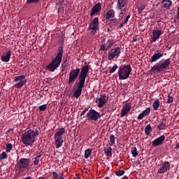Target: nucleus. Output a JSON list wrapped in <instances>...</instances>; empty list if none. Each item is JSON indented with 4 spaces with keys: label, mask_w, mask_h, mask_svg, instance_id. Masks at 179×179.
<instances>
[{
    "label": "nucleus",
    "mask_w": 179,
    "mask_h": 179,
    "mask_svg": "<svg viewBox=\"0 0 179 179\" xmlns=\"http://www.w3.org/2000/svg\"><path fill=\"white\" fill-rule=\"evenodd\" d=\"M87 73H89V65L83 66L81 69H80L78 80L75 83V86L77 87L74 92L73 96L76 99H79L82 94V90L85 87Z\"/></svg>",
    "instance_id": "1"
},
{
    "label": "nucleus",
    "mask_w": 179,
    "mask_h": 179,
    "mask_svg": "<svg viewBox=\"0 0 179 179\" xmlns=\"http://www.w3.org/2000/svg\"><path fill=\"white\" fill-rule=\"evenodd\" d=\"M62 55H64V48L59 46L56 57L49 65L46 66L47 71H49V72H55V69L59 68L61 62H62Z\"/></svg>",
    "instance_id": "2"
},
{
    "label": "nucleus",
    "mask_w": 179,
    "mask_h": 179,
    "mask_svg": "<svg viewBox=\"0 0 179 179\" xmlns=\"http://www.w3.org/2000/svg\"><path fill=\"white\" fill-rule=\"evenodd\" d=\"M21 141L26 146H33L36 142V134L34 130L29 129L21 135Z\"/></svg>",
    "instance_id": "3"
},
{
    "label": "nucleus",
    "mask_w": 179,
    "mask_h": 179,
    "mask_svg": "<svg viewBox=\"0 0 179 179\" xmlns=\"http://www.w3.org/2000/svg\"><path fill=\"white\" fill-rule=\"evenodd\" d=\"M170 64H171V60H170V59L159 61L153 66L151 71L152 72H157V73L164 72V71L169 69Z\"/></svg>",
    "instance_id": "4"
},
{
    "label": "nucleus",
    "mask_w": 179,
    "mask_h": 179,
    "mask_svg": "<svg viewBox=\"0 0 179 179\" xmlns=\"http://www.w3.org/2000/svg\"><path fill=\"white\" fill-rule=\"evenodd\" d=\"M131 71L132 68L131 67V64H124L120 66L117 72L120 80H125L128 79L131 75Z\"/></svg>",
    "instance_id": "5"
},
{
    "label": "nucleus",
    "mask_w": 179,
    "mask_h": 179,
    "mask_svg": "<svg viewBox=\"0 0 179 179\" xmlns=\"http://www.w3.org/2000/svg\"><path fill=\"white\" fill-rule=\"evenodd\" d=\"M29 163H30V160L29 159L21 158L20 160L17 161L15 167L19 170V171H25L29 169Z\"/></svg>",
    "instance_id": "6"
},
{
    "label": "nucleus",
    "mask_w": 179,
    "mask_h": 179,
    "mask_svg": "<svg viewBox=\"0 0 179 179\" xmlns=\"http://www.w3.org/2000/svg\"><path fill=\"white\" fill-rule=\"evenodd\" d=\"M13 83H15L14 85L15 89H22V87L27 83V79H26L24 76H17L15 77Z\"/></svg>",
    "instance_id": "7"
},
{
    "label": "nucleus",
    "mask_w": 179,
    "mask_h": 179,
    "mask_svg": "<svg viewBox=\"0 0 179 179\" xmlns=\"http://www.w3.org/2000/svg\"><path fill=\"white\" fill-rule=\"evenodd\" d=\"M79 73H80V69L77 68L75 69H72L69 75V80L68 84L69 85H73L75 82H76V79L79 78Z\"/></svg>",
    "instance_id": "8"
},
{
    "label": "nucleus",
    "mask_w": 179,
    "mask_h": 179,
    "mask_svg": "<svg viewBox=\"0 0 179 179\" xmlns=\"http://www.w3.org/2000/svg\"><path fill=\"white\" fill-rule=\"evenodd\" d=\"M88 121H99L101 118L100 113L96 111V110L91 108L87 113Z\"/></svg>",
    "instance_id": "9"
},
{
    "label": "nucleus",
    "mask_w": 179,
    "mask_h": 179,
    "mask_svg": "<svg viewBox=\"0 0 179 179\" xmlns=\"http://www.w3.org/2000/svg\"><path fill=\"white\" fill-rule=\"evenodd\" d=\"M120 54L121 48L120 47L112 48L108 53V59L109 61H113L114 58H118Z\"/></svg>",
    "instance_id": "10"
},
{
    "label": "nucleus",
    "mask_w": 179,
    "mask_h": 179,
    "mask_svg": "<svg viewBox=\"0 0 179 179\" xmlns=\"http://www.w3.org/2000/svg\"><path fill=\"white\" fill-rule=\"evenodd\" d=\"M99 17H95L89 24V30H91L92 34H96L97 29H99Z\"/></svg>",
    "instance_id": "11"
},
{
    "label": "nucleus",
    "mask_w": 179,
    "mask_h": 179,
    "mask_svg": "<svg viewBox=\"0 0 179 179\" xmlns=\"http://www.w3.org/2000/svg\"><path fill=\"white\" fill-rule=\"evenodd\" d=\"M168 170H170V162L169 161L162 162L157 174H164V173H167Z\"/></svg>",
    "instance_id": "12"
},
{
    "label": "nucleus",
    "mask_w": 179,
    "mask_h": 179,
    "mask_svg": "<svg viewBox=\"0 0 179 179\" xmlns=\"http://www.w3.org/2000/svg\"><path fill=\"white\" fill-rule=\"evenodd\" d=\"M107 101H108V97H107V95H106V94H101L100 98H97L96 99V103H99L98 107L99 108H101V107H104Z\"/></svg>",
    "instance_id": "13"
},
{
    "label": "nucleus",
    "mask_w": 179,
    "mask_h": 179,
    "mask_svg": "<svg viewBox=\"0 0 179 179\" xmlns=\"http://www.w3.org/2000/svg\"><path fill=\"white\" fill-rule=\"evenodd\" d=\"M162 34H163L162 29H154L152 31V36H151V43H156V41L160 38Z\"/></svg>",
    "instance_id": "14"
},
{
    "label": "nucleus",
    "mask_w": 179,
    "mask_h": 179,
    "mask_svg": "<svg viewBox=\"0 0 179 179\" xmlns=\"http://www.w3.org/2000/svg\"><path fill=\"white\" fill-rule=\"evenodd\" d=\"M101 12V3L98 2L91 9L90 16L93 17L94 15H99Z\"/></svg>",
    "instance_id": "15"
},
{
    "label": "nucleus",
    "mask_w": 179,
    "mask_h": 179,
    "mask_svg": "<svg viewBox=\"0 0 179 179\" xmlns=\"http://www.w3.org/2000/svg\"><path fill=\"white\" fill-rule=\"evenodd\" d=\"M165 139H166V136L164 135H162V136L155 138L152 142V145L154 148H156L157 146H161V145H163Z\"/></svg>",
    "instance_id": "16"
},
{
    "label": "nucleus",
    "mask_w": 179,
    "mask_h": 179,
    "mask_svg": "<svg viewBox=\"0 0 179 179\" xmlns=\"http://www.w3.org/2000/svg\"><path fill=\"white\" fill-rule=\"evenodd\" d=\"M131 108L132 105L131 103H126L120 112V117H124V115H127V113L131 111Z\"/></svg>",
    "instance_id": "17"
},
{
    "label": "nucleus",
    "mask_w": 179,
    "mask_h": 179,
    "mask_svg": "<svg viewBox=\"0 0 179 179\" xmlns=\"http://www.w3.org/2000/svg\"><path fill=\"white\" fill-rule=\"evenodd\" d=\"M164 52L157 50L150 58V62H157L160 58H162Z\"/></svg>",
    "instance_id": "18"
},
{
    "label": "nucleus",
    "mask_w": 179,
    "mask_h": 179,
    "mask_svg": "<svg viewBox=\"0 0 179 179\" xmlns=\"http://www.w3.org/2000/svg\"><path fill=\"white\" fill-rule=\"evenodd\" d=\"M114 43L110 40H108L106 43V44H102L100 46L99 51H104L105 52H107V50H110L111 47H113Z\"/></svg>",
    "instance_id": "19"
},
{
    "label": "nucleus",
    "mask_w": 179,
    "mask_h": 179,
    "mask_svg": "<svg viewBox=\"0 0 179 179\" xmlns=\"http://www.w3.org/2000/svg\"><path fill=\"white\" fill-rule=\"evenodd\" d=\"M103 17H105L106 20L114 19V17H115V10L113 9L108 10V12L103 15Z\"/></svg>",
    "instance_id": "20"
},
{
    "label": "nucleus",
    "mask_w": 179,
    "mask_h": 179,
    "mask_svg": "<svg viewBox=\"0 0 179 179\" xmlns=\"http://www.w3.org/2000/svg\"><path fill=\"white\" fill-rule=\"evenodd\" d=\"M10 55H12V52L10 50H8L3 54L1 58L2 62H9V61H10Z\"/></svg>",
    "instance_id": "21"
},
{
    "label": "nucleus",
    "mask_w": 179,
    "mask_h": 179,
    "mask_svg": "<svg viewBox=\"0 0 179 179\" xmlns=\"http://www.w3.org/2000/svg\"><path fill=\"white\" fill-rule=\"evenodd\" d=\"M173 5V3L170 0H162V8H165V9H169Z\"/></svg>",
    "instance_id": "22"
},
{
    "label": "nucleus",
    "mask_w": 179,
    "mask_h": 179,
    "mask_svg": "<svg viewBox=\"0 0 179 179\" xmlns=\"http://www.w3.org/2000/svg\"><path fill=\"white\" fill-rule=\"evenodd\" d=\"M55 143H56V149H59L64 145V138H57L55 137Z\"/></svg>",
    "instance_id": "23"
},
{
    "label": "nucleus",
    "mask_w": 179,
    "mask_h": 179,
    "mask_svg": "<svg viewBox=\"0 0 179 179\" xmlns=\"http://www.w3.org/2000/svg\"><path fill=\"white\" fill-rule=\"evenodd\" d=\"M64 134H65V128L62 127L55 134V138H62Z\"/></svg>",
    "instance_id": "24"
},
{
    "label": "nucleus",
    "mask_w": 179,
    "mask_h": 179,
    "mask_svg": "<svg viewBox=\"0 0 179 179\" xmlns=\"http://www.w3.org/2000/svg\"><path fill=\"white\" fill-rule=\"evenodd\" d=\"M127 5V2L125 1V0H118L117 1V9H122V8L125 7V6Z\"/></svg>",
    "instance_id": "25"
},
{
    "label": "nucleus",
    "mask_w": 179,
    "mask_h": 179,
    "mask_svg": "<svg viewBox=\"0 0 179 179\" xmlns=\"http://www.w3.org/2000/svg\"><path fill=\"white\" fill-rule=\"evenodd\" d=\"M166 120L163 119V120L157 126V128L159 129V131H162L163 129H166Z\"/></svg>",
    "instance_id": "26"
},
{
    "label": "nucleus",
    "mask_w": 179,
    "mask_h": 179,
    "mask_svg": "<svg viewBox=\"0 0 179 179\" xmlns=\"http://www.w3.org/2000/svg\"><path fill=\"white\" fill-rule=\"evenodd\" d=\"M105 155L108 157H111V156H113V148L111 147H108L105 149Z\"/></svg>",
    "instance_id": "27"
},
{
    "label": "nucleus",
    "mask_w": 179,
    "mask_h": 179,
    "mask_svg": "<svg viewBox=\"0 0 179 179\" xmlns=\"http://www.w3.org/2000/svg\"><path fill=\"white\" fill-rule=\"evenodd\" d=\"M152 107L155 111H157V110H159V107H160V101L159 99H156L154 101Z\"/></svg>",
    "instance_id": "28"
},
{
    "label": "nucleus",
    "mask_w": 179,
    "mask_h": 179,
    "mask_svg": "<svg viewBox=\"0 0 179 179\" xmlns=\"http://www.w3.org/2000/svg\"><path fill=\"white\" fill-rule=\"evenodd\" d=\"M109 145L110 146H114L115 145V136L113 134H111L109 136Z\"/></svg>",
    "instance_id": "29"
},
{
    "label": "nucleus",
    "mask_w": 179,
    "mask_h": 179,
    "mask_svg": "<svg viewBox=\"0 0 179 179\" xmlns=\"http://www.w3.org/2000/svg\"><path fill=\"white\" fill-rule=\"evenodd\" d=\"M92 152H93V149H87L85 150V159H89V156L92 155Z\"/></svg>",
    "instance_id": "30"
},
{
    "label": "nucleus",
    "mask_w": 179,
    "mask_h": 179,
    "mask_svg": "<svg viewBox=\"0 0 179 179\" xmlns=\"http://www.w3.org/2000/svg\"><path fill=\"white\" fill-rule=\"evenodd\" d=\"M152 132V127L150 124H148L145 128V135H149Z\"/></svg>",
    "instance_id": "31"
},
{
    "label": "nucleus",
    "mask_w": 179,
    "mask_h": 179,
    "mask_svg": "<svg viewBox=\"0 0 179 179\" xmlns=\"http://www.w3.org/2000/svg\"><path fill=\"white\" fill-rule=\"evenodd\" d=\"M131 153L133 157H136L138 156V149L136 147L131 148Z\"/></svg>",
    "instance_id": "32"
},
{
    "label": "nucleus",
    "mask_w": 179,
    "mask_h": 179,
    "mask_svg": "<svg viewBox=\"0 0 179 179\" xmlns=\"http://www.w3.org/2000/svg\"><path fill=\"white\" fill-rule=\"evenodd\" d=\"M125 12H127V8H124L122 12L119 14L118 17L119 20H122L124 19V15H125Z\"/></svg>",
    "instance_id": "33"
},
{
    "label": "nucleus",
    "mask_w": 179,
    "mask_h": 179,
    "mask_svg": "<svg viewBox=\"0 0 179 179\" xmlns=\"http://www.w3.org/2000/svg\"><path fill=\"white\" fill-rule=\"evenodd\" d=\"M12 148H13V145H12V143L6 144V152H7V153H9V152L12 150Z\"/></svg>",
    "instance_id": "34"
},
{
    "label": "nucleus",
    "mask_w": 179,
    "mask_h": 179,
    "mask_svg": "<svg viewBox=\"0 0 179 179\" xmlns=\"http://www.w3.org/2000/svg\"><path fill=\"white\" fill-rule=\"evenodd\" d=\"M145 8H146V6L145 5H142L140 7H138V15H142V12H143V10H145Z\"/></svg>",
    "instance_id": "35"
},
{
    "label": "nucleus",
    "mask_w": 179,
    "mask_h": 179,
    "mask_svg": "<svg viewBox=\"0 0 179 179\" xmlns=\"http://www.w3.org/2000/svg\"><path fill=\"white\" fill-rule=\"evenodd\" d=\"M124 174H125V171H124V170H119L115 172V175L117 177H122V176H124Z\"/></svg>",
    "instance_id": "36"
},
{
    "label": "nucleus",
    "mask_w": 179,
    "mask_h": 179,
    "mask_svg": "<svg viewBox=\"0 0 179 179\" xmlns=\"http://www.w3.org/2000/svg\"><path fill=\"white\" fill-rule=\"evenodd\" d=\"M40 157H41V155H39L34 158V166H37V164H38V162H40Z\"/></svg>",
    "instance_id": "37"
},
{
    "label": "nucleus",
    "mask_w": 179,
    "mask_h": 179,
    "mask_svg": "<svg viewBox=\"0 0 179 179\" xmlns=\"http://www.w3.org/2000/svg\"><path fill=\"white\" fill-rule=\"evenodd\" d=\"M142 113L144 115L145 117L147 115H149L150 114V108H147L145 110H144Z\"/></svg>",
    "instance_id": "38"
},
{
    "label": "nucleus",
    "mask_w": 179,
    "mask_h": 179,
    "mask_svg": "<svg viewBox=\"0 0 179 179\" xmlns=\"http://www.w3.org/2000/svg\"><path fill=\"white\" fill-rule=\"evenodd\" d=\"M5 159H8V154H6V152H3L1 155H0V160H3Z\"/></svg>",
    "instance_id": "39"
},
{
    "label": "nucleus",
    "mask_w": 179,
    "mask_h": 179,
    "mask_svg": "<svg viewBox=\"0 0 179 179\" xmlns=\"http://www.w3.org/2000/svg\"><path fill=\"white\" fill-rule=\"evenodd\" d=\"M40 0H27L26 4L30 5V3H38Z\"/></svg>",
    "instance_id": "40"
},
{
    "label": "nucleus",
    "mask_w": 179,
    "mask_h": 179,
    "mask_svg": "<svg viewBox=\"0 0 179 179\" xmlns=\"http://www.w3.org/2000/svg\"><path fill=\"white\" fill-rule=\"evenodd\" d=\"M39 111H45L47 110V104H43L38 106Z\"/></svg>",
    "instance_id": "41"
},
{
    "label": "nucleus",
    "mask_w": 179,
    "mask_h": 179,
    "mask_svg": "<svg viewBox=\"0 0 179 179\" xmlns=\"http://www.w3.org/2000/svg\"><path fill=\"white\" fill-rule=\"evenodd\" d=\"M118 69V66L117 64H115L111 69L109 71V73H114L115 72V70Z\"/></svg>",
    "instance_id": "42"
},
{
    "label": "nucleus",
    "mask_w": 179,
    "mask_h": 179,
    "mask_svg": "<svg viewBox=\"0 0 179 179\" xmlns=\"http://www.w3.org/2000/svg\"><path fill=\"white\" fill-rule=\"evenodd\" d=\"M174 101V98L171 96L170 94L168 95V99H167V103L168 104H171Z\"/></svg>",
    "instance_id": "43"
},
{
    "label": "nucleus",
    "mask_w": 179,
    "mask_h": 179,
    "mask_svg": "<svg viewBox=\"0 0 179 179\" xmlns=\"http://www.w3.org/2000/svg\"><path fill=\"white\" fill-rule=\"evenodd\" d=\"M52 178L53 179H59V175L57 172H52Z\"/></svg>",
    "instance_id": "44"
},
{
    "label": "nucleus",
    "mask_w": 179,
    "mask_h": 179,
    "mask_svg": "<svg viewBox=\"0 0 179 179\" xmlns=\"http://www.w3.org/2000/svg\"><path fill=\"white\" fill-rule=\"evenodd\" d=\"M87 111H89V108H85V110H83L80 114V117H82L83 115H85V114H86V113H87Z\"/></svg>",
    "instance_id": "45"
},
{
    "label": "nucleus",
    "mask_w": 179,
    "mask_h": 179,
    "mask_svg": "<svg viewBox=\"0 0 179 179\" xmlns=\"http://www.w3.org/2000/svg\"><path fill=\"white\" fill-rule=\"evenodd\" d=\"M129 17H131V15H130V14H129V15L126 17V19H125V20L124 21V23L125 24H127V23H128V21L129 20Z\"/></svg>",
    "instance_id": "46"
},
{
    "label": "nucleus",
    "mask_w": 179,
    "mask_h": 179,
    "mask_svg": "<svg viewBox=\"0 0 179 179\" xmlns=\"http://www.w3.org/2000/svg\"><path fill=\"white\" fill-rule=\"evenodd\" d=\"M143 117H145V116H144L143 113H140V114L138 115L137 119H138V120H143Z\"/></svg>",
    "instance_id": "47"
},
{
    "label": "nucleus",
    "mask_w": 179,
    "mask_h": 179,
    "mask_svg": "<svg viewBox=\"0 0 179 179\" xmlns=\"http://www.w3.org/2000/svg\"><path fill=\"white\" fill-rule=\"evenodd\" d=\"M39 134V131H38V129H36L35 131H34V135L35 136H38Z\"/></svg>",
    "instance_id": "48"
},
{
    "label": "nucleus",
    "mask_w": 179,
    "mask_h": 179,
    "mask_svg": "<svg viewBox=\"0 0 179 179\" xmlns=\"http://www.w3.org/2000/svg\"><path fill=\"white\" fill-rule=\"evenodd\" d=\"M124 24H125V23H124V22L122 23H121L119 26H118V29H122V27H124Z\"/></svg>",
    "instance_id": "49"
},
{
    "label": "nucleus",
    "mask_w": 179,
    "mask_h": 179,
    "mask_svg": "<svg viewBox=\"0 0 179 179\" xmlns=\"http://www.w3.org/2000/svg\"><path fill=\"white\" fill-rule=\"evenodd\" d=\"M176 148H175V149H179V143H177L176 144Z\"/></svg>",
    "instance_id": "50"
},
{
    "label": "nucleus",
    "mask_w": 179,
    "mask_h": 179,
    "mask_svg": "<svg viewBox=\"0 0 179 179\" xmlns=\"http://www.w3.org/2000/svg\"><path fill=\"white\" fill-rule=\"evenodd\" d=\"M59 179H64V173L61 175V176H59Z\"/></svg>",
    "instance_id": "51"
},
{
    "label": "nucleus",
    "mask_w": 179,
    "mask_h": 179,
    "mask_svg": "<svg viewBox=\"0 0 179 179\" xmlns=\"http://www.w3.org/2000/svg\"><path fill=\"white\" fill-rule=\"evenodd\" d=\"M133 41L134 42L138 41V38H136V37L133 38Z\"/></svg>",
    "instance_id": "52"
},
{
    "label": "nucleus",
    "mask_w": 179,
    "mask_h": 179,
    "mask_svg": "<svg viewBox=\"0 0 179 179\" xmlns=\"http://www.w3.org/2000/svg\"><path fill=\"white\" fill-rule=\"evenodd\" d=\"M105 179H110V177L107 176L105 178Z\"/></svg>",
    "instance_id": "53"
},
{
    "label": "nucleus",
    "mask_w": 179,
    "mask_h": 179,
    "mask_svg": "<svg viewBox=\"0 0 179 179\" xmlns=\"http://www.w3.org/2000/svg\"><path fill=\"white\" fill-rule=\"evenodd\" d=\"M10 131H13V130H12V129H9V130H8V132H10Z\"/></svg>",
    "instance_id": "54"
},
{
    "label": "nucleus",
    "mask_w": 179,
    "mask_h": 179,
    "mask_svg": "<svg viewBox=\"0 0 179 179\" xmlns=\"http://www.w3.org/2000/svg\"><path fill=\"white\" fill-rule=\"evenodd\" d=\"M64 69H62V72H64Z\"/></svg>",
    "instance_id": "55"
},
{
    "label": "nucleus",
    "mask_w": 179,
    "mask_h": 179,
    "mask_svg": "<svg viewBox=\"0 0 179 179\" xmlns=\"http://www.w3.org/2000/svg\"><path fill=\"white\" fill-rule=\"evenodd\" d=\"M85 65H86V62L85 63Z\"/></svg>",
    "instance_id": "56"
},
{
    "label": "nucleus",
    "mask_w": 179,
    "mask_h": 179,
    "mask_svg": "<svg viewBox=\"0 0 179 179\" xmlns=\"http://www.w3.org/2000/svg\"><path fill=\"white\" fill-rule=\"evenodd\" d=\"M0 103H1V99H0Z\"/></svg>",
    "instance_id": "57"
}]
</instances>
